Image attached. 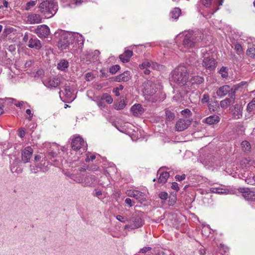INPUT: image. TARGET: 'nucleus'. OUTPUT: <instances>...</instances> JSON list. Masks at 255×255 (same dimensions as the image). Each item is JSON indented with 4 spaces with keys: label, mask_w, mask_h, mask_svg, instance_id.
<instances>
[{
    "label": "nucleus",
    "mask_w": 255,
    "mask_h": 255,
    "mask_svg": "<svg viewBox=\"0 0 255 255\" xmlns=\"http://www.w3.org/2000/svg\"><path fill=\"white\" fill-rule=\"evenodd\" d=\"M191 122L189 120L179 119L176 123L175 128L178 131H182L187 128Z\"/></svg>",
    "instance_id": "nucleus-11"
},
{
    "label": "nucleus",
    "mask_w": 255,
    "mask_h": 255,
    "mask_svg": "<svg viewBox=\"0 0 255 255\" xmlns=\"http://www.w3.org/2000/svg\"><path fill=\"white\" fill-rule=\"evenodd\" d=\"M44 164H46V165L45 166V167H42L41 166H39L38 167L39 168H40V170H41L43 172H45L47 170H48V168H47V166L48 165V162H46L45 161H44Z\"/></svg>",
    "instance_id": "nucleus-57"
},
{
    "label": "nucleus",
    "mask_w": 255,
    "mask_h": 255,
    "mask_svg": "<svg viewBox=\"0 0 255 255\" xmlns=\"http://www.w3.org/2000/svg\"><path fill=\"white\" fill-rule=\"evenodd\" d=\"M100 52L98 50H95L92 53V58L90 61H96L98 60L99 56L100 55Z\"/></svg>",
    "instance_id": "nucleus-37"
},
{
    "label": "nucleus",
    "mask_w": 255,
    "mask_h": 255,
    "mask_svg": "<svg viewBox=\"0 0 255 255\" xmlns=\"http://www.w3.org/2000/svg\"><path fill=\"white\" fill-rule=\"evenodd\" d=\"M125 203L130 207H131L133 205L134 202L131 200L130 198H128L126 199Z\"/></svg>",
    "instance_id": "nucleus-52"
},
{
    "label": "nucleus",
    "mask_w": 255,
    "mask_h": 255,
    "mask_svg": "<svg viewBox=\"0 0 255 255\" xmlns=\"http://www.w3.org/2000/svg\"><path fill=\"white\" fill-rule=\"evenodd\" d=\"M126 106V104L124 101H121L116 106V109L120 110L123 109Z\"/></svg>",
    "instance_id": "nucleus-44"
},
{
    "label": "nucleus",
    "mask_w": 255,
    "mask_h": 255,
    "mask_svg": "<svg viewBox=\"0 0 255 255\" xmlns=\"http://www.w3.org/2000/svg\"><path fill=\"white\" fill-rule=\"evenodd\" d=\"M36 4V1H30L27 2L25 6V9L28 10L30 9L32 7H33Z\"/></svg>",
    "instance_id": "nucleus-42"
},
{
    "label": "nucleus",
    "mask_w": 255,
    "mask_h": 255,
    "mask_svg": "<svg viewBox=\"0 0 255 255\" xmlns=\"http://www.w3.org/2000/svg\"><path fill=\"white\" fill-rule=\"evenodd\" d=\"M2 4L0 5V8H2L3 7H7L8 5V2L6 0H3L2 1Z\"/></svg>",
    "instance_id": "nucleus-59"
},
{
    "label": "nucleus",
    "mask_w": 255,
    "mask_h": 255,
    "mask_svg": "<svg viewBox=\"0 0 255 255\" xmlns=\"http://www.w3.org/2000/svg\"><path fill=\"white\" fill-rule=\"evenodd\" d=\"M120 67L118 65H115L110 67L109 71L112 74H115L118 70H119Z\"/></svg>",
    "instance_id": "nucleus-40"
},
{
    "label": "nucleus",
    "mask_w": 255,
    "mask_h": 255,
    "mask_svg": "<svg viewBox=\"0 0 255 255\" xmlns=\"http://www.w3.org/2000/svg\"><path fill=\"white\" fill-rule=\"evenodd\" d=\"M131 78L129 72L125 71L122 74L117 76L115 81L119 82L128 81Z\"/></svg>",
    "instance_id": "nucleus-22"
},
{
    "label": "nucleus",
    "mask_w": 255,
    "mask_h": 255,
    "mask_svg": "<svg viewBox=\"0 0 255 255\" xmlns=\"http://www.w3.org/2000/svg\"><path fill=\"white\" fill-rule=\"evenodd\" d=\"M232 93L235 94V90H233V89L230 86L227 85H225L220 87L216 92L217 95L220 97H224L228 94L230 96Z\"/></svg>",
    "instance_id": "nucleus-10"
},
{
    "label": "nucleus",
    "mask_w": 255,
    "mask_h": 255,
    "mask_svg": "<svg viewBox=\"0 0 255 255\" xmlns=\"http://www.w3.org/2000/svg\"><path fill=\"white\" fill-rule=\"evenodd\" d=\"M241 145L242 150L244 152L247 153L251 152V145L249 141L244 140L242 142Z\"/></svg>",
    "instance_id": "nucleus-28"
},
{
    "label": "nucleus",
    "mask_w": 255,
    "mask_h": 255,
    "mask_svg": "<svg viewBox=\"0 0 255 255\" xmlns=\"http://www.w3.org/2000/svg\"><path fill=\"white\" fill-rule=\"evenodd\" d=\"M181 12V10L179 8H175L171 11V17L172 18L176 19L179 17Z\"/></svg>",
    "instance_id": "nucleus-35"
},
{
    "label": "nucleus",
    "mask_w": 255,
    "mask_h": 255,
    "mask_svg": "<svg viewBox=\"0 0 255 255\" xmlns=\"http://www.w3.org/2000/svg\"><path fill=\"white\" fill-rule=\"evenodd\" d=\"M69 66V62L65 59H62L57 64L58 69L61 71H65Z\"/></svg>",
    "instance_id": "nucleus-27"
},
{
    "label": "nucleus",
    "mask_w": 255,
    "mask_h": 255,
    "mask_svg": "<svg viewBox=\"0 0 255 255\" xmlns=\"http://www.w3.org/2000/svg\"><path fill=\"white\" fill-rule=\"evenodd\" d=\"M60 83V79L56 77L50 78L44 82L45 85L47 87H57Z\"/></svg>",
    "instance_id": "nucleus-17"
},
{
    "label": "nucleus",
    "mask_w": 255,
    "mask_h": 255,
    "mask_svg": "<svg viewBox=\"0 0 255 255\" xmlns=\"http://www.w3.org/2000/svg\"><path fill=\"white\" fill-rule=\"evenodd\" d=\"M34 32L39 37L45 38L49 34L50 29L46 25L43 24L38 26Z\"/></svg>",
    "instance_id": "nucleus-9"
},
{
    "label": "nucleus",
    "mask_w": 255,
    "mask_h": 255,
    "mask_svg": "<svg viewBox=\"0 0 255 255\" xmlns=\"http://www.w3.org/2000/svg\"><path fill=\"white\" fill-rule=\"evenodd\" d=\"M235 99V94L232 93L230 96L229 98H226L224 100L220 102V106L221 108L223 109L227 108L230 105L234 103V100Z\"/></svg>",
    "instance_id": "nucleus-16"
},
{
    "label": "nucleus",
    "mask_w": 255,
    "mask_h": 255,
    "mask_svg": "<svg viewBox=\"0 0 255 255\" xmlns=\"http://www.w3.org/2000/svg\"><path fill=\"white\" fill-rule=\"evenodd\" d=\"M32 62L31 60L27 61L25 63V66L26 67H29L32 65Z\"/></svg>",
    "instance_id": "nucleus-62"
},
{
    "label": "nucleus",
    "mask_w": 255,
    "mask_h": 255,
    "mask_svg": "<svg viewBox=\"0 0 255 255\" xmlns=\"http://www.w3.org/2000/svg\"><path fill=\"white\" fill-rule=\"evenodd\" d=\"M48 154L50 158L55 157L57 155V153L51 149L49 150Z\"/></svg>",
    "instance_id": "nucleus-54"
},
{
    "label": "nucleus",
    "mask_w": 255,
    "mask_h": 255,
    "mask_svg": "<svg viewBox=\"0 0 255 255\" xmlns=\"http://www.w3.org/2000/svg\"><path fill=\"white\" fill-rule=\"evenodd\" d=\"M220 120V118L218 116L213 115L204 119L203 122L209 125H212L218 124Z\"/></svg>",
    "instance_id": "nucleus-18"
},
{
    "label": "nucleus",
    "mask_w": 255,
    "mask_h": 255,
    "mask_svg": "<svg viewBox=\"0 0 255 255\" xmlns=\"http://www.w3.org/2000/svg\"><path fill=\"white\" fill-rule=\"evenodd\" d=\"M73 38H72V41H76V43L79 45V47H82L84 42V38L83 36L79 33L72 32Z\"/></svg>",
    "instance_id": "nucleus-23"
},
{
    "label": "nucleus",
    "mask_w": 255,
    "mask_h": 255,
    "mask_svg": "<svg viewBox=\"0 0 255 255\" xmlns=\"http://www.w3.org/2000/svg\"><path fill=\"white\" fill-rule=\"evenodd\" d=\"M243 196L247 200H255V192L250 190L248 188H244L242 191Z\"/></svg>",
    "instance_id": "nucleus-20"
},
{
    "label": "nucleus",
    "mask_w": 255,
    "mask_h": 255,
    "mask_svg": "<svg viewBox=\"0 0 255 255\" xmlns=\"http://www.w3.org/2000/svg\"><path fill=\"white\" fill-rule=\"evenodd\" d=\"M181 114L182 115L188 118L190 117L192 115L191 111L188 109L182 111Z\"/></svg>",
    "instance_id": "nucleus-45"
},
{
    "label": "nucleus",
    "mask_w": 255,
    "mask_h": 255,
    "mask_svg": "<svg viewBox=\"0 0 255 255\" xmlns=\"http://www.w3.org/2000/svg\"><path fill=\"white\" fill-rule=\"evenodd\" d=\"M185 177L186 176L185 174H182V175H176L175 176V179L179 181H181L185 179Z\"/></svg>",
    "instance_id": "nucleus-55"
},
{
    "label": "nucleus",
    "mask_w": 255,
    "mask_h": 255,
    "mask_svg": "<svg viewBox=\"0 0 255 255\" xmlns=\"http://www.w3.org/2000/svg\"><path fill=\"white\" fill-rule=\"evenodd\" d=\"M202 4L206 7H209L211 3V0H201Z\"/></svg>",
    "instance_id": "nucleus-50"
},
{
    "label": "nucleus",
    "mask_w": 255,
    "mask_h": 255,
    "mask_svg": "<svg viewBox=\"0 0 255 255\" xmlns=\"http://www.w3.org/2000/svg\"><path fill=\"white\" fill-rule=\"evenodd\" d=\"M210 191L219 194H227L229 193V191H227L226 189L220 188H211Z\"/></svg>",
    "instance_id": "nucleus-31"
},
{
    "label": "nucleus",
    "mask_w": 255,
    "mask_h": 255,
    "mask_svg": "<svg viewBox=\"0 0 255 255\" xmlns=\"http://www.w3.org/2000/svg\"><path fill=\"white\" fill-rule=\"evenodd\" d=\"M97 104L101 109L104 108L105 107V104H104L102 102H98Z\"/></svg>",
    "instance_id": "nucleus-64"
},
{
    "label": "nucleus",
    "mask_w": 255,
    "mask_h": 255,
    "mask_svg": "<svg viewBox=\"0 0 255 255\" xmlns=\"http://www.w3.org/2000/svg\"><path fill=\"white\" fill-rule=\"evenodd\" d=\"M132 114L134 116H138L144 113V109L140 104L134 105L130 109Z\"/></svg>",
    "instance_id": "nucleus-21"
},
{
    "label": "nucleus",
    "mask_w": 255,
    "mask_h": 255,
    "mask_svg": "<svg viewBox=\"0 0 255 255\" xmlns=\"http://www.w3.org/2000/svg\"><path fill=\"white\" fill-rule=\"evenodd\" d=\"M26 114L28 115L29 117L27 118L29 121H31L33 117V114L32 113L30 109H27L26 110Z\"/></svg>",
    "instance_id": "nucleus-56"
},
{
    "label": "nucleus",
    "mask_w": 255,
    "mask_h": 255,
    "mask_svg": "<svg viewBox=\"0 0 255 255\" xmlns=\"http://www.w3.org/2000/svg\"><path fill=\"white\" fill-rule=\"evenodd\" d=\"M151 66V63L148 61H145L142 62V63L139 65V68L140 69H144L147 68H149Z\"/></svg>",
    "instance_id": "nucleus-39"
},
{
    "label": "nucleus",
    "mask_w": 255,
    "mask_h": 255,
    "mask_svg": "<svg viewBox=\"0 0 255 255\" xmlns=\"http://www.w3.org/2000/svg\"><path fill=\"white\" fill-rule=\"evenodd\" d=\"M129 222L131 226V230L138 228L143 225V221L141 218L138 216H135L131 218Z\"/></svg>",
    "instance_id": "nucleus-13"
},
{
    "label": "nucleus",
    "mask_w": 255,
    "mask_h": 255,
    "mask_svg": "<svg viewBox=\"0 0 255 255\" xmlns=\"http://www.w3.org/2000/svg\"><path fill=\"white\" fill-rule=\"evenodd\" d=\"M204 81V79L203 77L199 76H193L191 78L190 82L192 84H200L203 83Z\"/></svg>",
    "instance_id": "nucleus-29"
},
{
    "label": "nucleus",
    "mask_w": 255,
    "mask_h": 255,
    "mask_svg": "<svg viewBox=\"0 0 255 255\" xmlns=\"http://www.w3.org/2000/svg\"><path fill=\"white\" fill-rule=\"evenodd\" d=\"M235 49L238 51L240 52L242 50L241 46L240 44H237L235 45Z\"/></svg>",
    "instance_id": "nucleus-63"
},
{
    "label": "nucleus",
    "mask_w": 255,
    "mask_h": 255,
    "mask_svg": "<svg viewBox=\"0 0 255 255\" xmlns=\"http://www.w3.org/2000/svg\"><path fill=\"white\" fill-rule=\"evenodd\" d=\"M188 79V73L186 67L179 65L171 73L170 80L180 86L184 85Z\"/></svg>",
    "instance_id": "nucleus-2"
},
{
    "label": "nucleus",
    "mask_w": 255,
    "mask_h": 255,
    "mask_svg": "<svg viewBox=\"0 0 255 255\" xmlns=\"http://www.w3.org/2000/svg\"><path fill=\"white\" fill-rule=\"evenodd\" d=\"M127 195L131 197H133L140 203L146 200V196L144 193L135 190H128L126 192Z\"/></svg>",
    "instance_id": "nucleus-8"
},
{
    "label": "nucleus",
    "mask_w": 255,
    "mask_h": 255,
    "mask_svg": "<svg viewBox=\"0 0 255 255\" xmlns=\"http://www.w3.org/2000/svg\"><path fill=\"white\" fill-rule=\"evenodd\" d=\"M85 78H86V80L88 81H91L93 78V75L91 73H87L86 74V76H85Z\"/></svg>",
    "instance_id": "nucleus-53"
},
{
    "label": "nucleus",
    "mask_w": 255,
    "mask_h": 255,
    "mask_svg": "<svg viewBox=\"0 0 255 255\" xmlns=\"http://www.w3.org/2000/svg\"><path fill=\"white\" fill-rule=\"evenodd\" d=\"M24 104H26V102H24L23 101H20V102H18L17 103H15L14 104L16 106V107H21V106Z\"/></svg>",
    "instance_id": "nucleus-61"
},
{
    "label": "nucleus",
    "mask_w": 255,
    "mask_h": 255,
    "mask_svg": "<svg viewBox=\"0 0 255 255\" xmlns=\"http://www.w3.org/2000/svg\"><path fill=\"white\" fill-rule=\"evenodd\" d=\"M101 99L105 100L108 104H111L113 102V99L112 97L107 93L104 94Z\"/></svg>",
    "instance_id": "nucleus-36"
},
{
    "label": "nucleus",
    "mask_w": 255,
    "mask_h": 255,
    "mask_svg": "<svg viewBox=\"0 0 255 255\" xmlns=\"http://www.w3.org/2000/svg\"><path fill=\"white\" fill-rule=\"evenodd\" d=\"M151 249V248L150 247H144L140 250L139 253L141 254H145L147 252L150 251Z\"/></svg>",
    "instance_id": "nucleus-51"
},
{
    "label": "nucleus",
    "mask_w": 255,
    "mask_h": 255,
    "mask_svg": "<svg viewBox=\"0 0 255 255\" xmlns=\"http://www.w3.org/2000/svg\"><path fill=\"white\" fill-rule=\"evenodd\" d=\"M39 9L45 18H50L58 10L57 2L56 0H43L39 4Z\"/></svg>",
    "instance_id": "nucleus-3"
},
{
    "label": "nucleus",
    "mask_w": 255,
    "mask_h": 255,
    "mask_svg": "<svg viewBox=\"0 0 255 255\" xmlns=\"http://www.w3.org/2000/svg\"><path fill=\"white\" fill-rule=\"evenodd\" d=\"M84 140L80 136L75 137L72 141L71 147L73 150H78L84 146Z\"/></svg>",
    "instance_id": "nucleus-14"
},
{
    "label": "nucleus",
    "mask_w": 255,
    "mask_h": 255,
    "mask_svg": "<svg viewBox=\"0 0 255 255\" xmlns=\"http://www.w3.org/2000/svg\"><path fill=\"white\" fill-rule=\"evenodd\" d=\"M202 65L207 70L212 71L215 69L217 66V62L212 57H205L202 60Z\"/></svg>",
    "instance_id": "nucleus-7"
},
{
    "label": "nucleus",
    "mask_w": 255,
    "mask_h": 255,
    "mask_svg": "<svg viewBox=\"0 0 255 255\" xmlns=\"http://www.w3.org/2000/svg\"><path fill=\"white\" fill-rule=\"evenodd\" d=\"M158 196L162 200H166L168 195L167 193L165 192H161L159 194Z\"/></svg>",
    "instance_id": "nucleus-46"
},
{
    "label": "nucleus",
    "mask_w": 255,
    "mask_h": 255,
    "mask_svg": "<svg viewBox=\"0 0 255 255\" xmlns=\"http://www.w3.org/2000/svg\"><path fill=\"white\" fill-rule=\"evenodd\" d=\"M171 188L177 191L179 190V188L178 186V184L176 182H173L172 183Z\"/></svg>",
    "instance_id": "nucleus-58"
},
{
    "label": "nucleus",
    "mask_w": 255,
    "mask_h": 255,
    "mask_svg": "<svg viewBox=\"0 0 255 255\" xmlns=\"http://www.w3.org/2000/svg\"><path fill=\"white\" fill-rule=\"evenodd\" d=\"M247 54L252 58L255 57V48H251L247 51Z\"/></svg>",
    "instance_id": "nucleus-41"
},
{
    "label": "nucleus",
    "mask_w": 255,
    "mask_h": 255,
    "mask_svg": "<svg viewBox=\"0 0 255 255\" xmlns=\"http://www.w3.org/2000/svg\"><path fill=\"white\" fill-rule=\"evenodd\" d=\"M209 95L208 94H204L203 96V97L201 99V102L202 103H205L209 101Z\"/></svg>",
    "instance_id": "nucleus-47"
},
{
    "label": "nucleus",
    "mask_w": 255,
    "mask_h": 255,
    "mask_svg": "<svg viewBox=\"0 0 255 255\" xmlns=\"http://www.w3.org/2000/svg\"><path fill=\"white\" fill-rule=\"evenodd\" d=\"M247 110L249 113H252L255 111V98L248 104Z\"/></svg>",
    "instance_id": "nucleus-33"
},
{
    "label": "nucleus",
    "mask_w": 255,
    "mask_h": 255,
    "mask_svg": "<svg viewBox=\"0 0 255 255\" xmlns=\"http://www.w3.org/2000/svg\"><path fill=\"white\" fill-rule=\"evenodd\" d=\"M27 21L30 24L39 23L42 22V18L38 14L31 13L27 16Z\"/></svg>",
    "instance_id": "nucleus-19"
},
{
    "label": "nucleus",
    "mask_w": 255,
    "mask_h": 255,
    "mask_svg": "<svg viewBox=\"0 0 255 255\" xmlns=\"http://www.w3.org/2000/svg\"><path fill=\"white\" fill-rule=\"evenodd\" d=\"M228 69L226 67H222L220 69V73L222 77L224 78H226L228 74L227 72Z\"/></svg>",
    "instance_id": "nucleus-43"
},
{
    "label": "nucleus",
    "mask_w": 255,
    "mask_h": 255,
    "mask_svg": "<svg viewBox=\"0 0 255 255\" xmlns=\"http://www.w3.org/2000/svg\"><path fill=\"white\" fill-rule=\"evenodd\" d=\"M245 181L246 183H247L249 184L254 185L255 184V180L253 178V177H247Z\"/></svg>",
    "instance_id": "nucleus-48"
},
{
    "label": "nucleus",
    "mask_w": 255,
    "mask_h": 255,
    "mask_svg": "<svg viewBox=\"0 0 255 255\" xmlns=\"http://www.w3.org/2000/svg\"><path fill=\"white\" fill-rule=\"evenodd\" d=\"M132 55V51L131 50H126L124 54L120 55L119 58L123 63H127L129 61V58Z\"/></svg>",
    "instance_id": "nucleus-26"
},
{
    "label": "nucleus",
    "mask_w": 255,
    "mask_h": 255,
    "mask_svg": "<svg viewBox=\"0 0 255 255\" xmlns=\"http://www.w3.org/2000/svg\"><path fill=\"white\" fill-rule=\"evenodd\" d=\"M88 0H69V5L71 7L79 6L83 2H87Z\"/></svg>",
    "instance_id": "nucleus-30"
},
{
    "label": "nucleus",
    "mask_w": 255,
    "mask_h": 255,
    "mask_svg": "<svg viewBox=\"0 0 255 255\" xmlns=\"http://www.w3.org/2000/svg\"><path fill=\"white\" fill-rule=\"evenodd\" d=\"M33 149L28 146L25 148L21 152V161L26 163L29 162L33 153Z\"/></svg>",
    "instance_id": "nucleus-12"
},
{
    "label": "nucleus",
    "mask_w": 255,
    "mask_h": 255,
    "mask_svg": "<svg viewBox=\"0 0 255 255\" xmlns=\"http://www.w3.org/2000/svg\"><path fill=\"white\" fill-rule=\"evenodd\" d=\"M18 135L21 138L23 137L25 135V131L23 129L19 130L18 132Z\"/></svg>",
    "instance_id": "nucleus-60"
},
{
    "label": "nucleus",
    "mask_w": 255,
    "mask_h": 255,
    "mask_svg": "<svg viewBox=\"0 0 255 255\" xmlns=\"http://www.w3.org/2000/svg\"><path fill=\"white\" fill-rule=\"evenodd\" d=\"M73 38L72 32L63 33L58 43V47L62 50L68 48L69 46L73 43Z\"/></svg>",
    "instance_id": "nucleus-5"
},
{
    "label": "nucleus",
    "mask_w": 255,
    "mask_h": 255,
    "mask_svg": "<svg viewBox=\"0 0 255 255\" xmlns=\"http://www.w3.org/2000/svg\"><path fill=\"white\" fill-rule=\"evenodd\" d=\"M166 119L168 121H171L174 118V114L171 111L166 110L165 111Z\"/></svg>",
    "instance_id": "nucleus-38"
},
{
    "label": "nucleus",
    "mask_w": 255,
    "mask_h": 255,
    "mask_svg": "<svg viewBox=\"0 0 255 255\" xmlns=\"http://www.w3.org/2000/svg\"><path fill=\"white\" fill-rule=\"evenodd\" d=\"M66 175L69 176L71 179H72L74 181L78 183H81L82 182V178L80 176H76L73 174H68L66 173Z\"/></svg>",
    "instance_id": "nucleus-32"
},
{
    "label": "nucleus",
    "mask_w": 255,
    "mask_h": 255,
    "mask_svg": "<svg viewBox=\"0 0 255 255\" xmlns=\"http://www.w3.org/2000/svg\"><path fill=\"white\" fill-rule=\"evenodd\" d=\"M95 180L94 176H86L82 180V185L84 187H90L94 184Z\"/></svg>",
    "instance_id": "nucleus-24"
},
{
    "label": "nucleus",
    "mask_w": 255,
    "mask_h": 255,
    "mask_svg": "<svg viewBox=\"0 0 255 255\" xmlns=\"http://www.w3.org/2000/svg\"><path fill=\"white\" fill-rule=\"evenodd\" d=\"M59 96L61 100L64 102H70L73 101L75 96L73 93V90L70 86L65 85L63 89L59 92Z\"/></svg>",
    "instance_id": "nucleus-6"
},
{
    "label": "nucleus",
    "mask_w": 255,
    "mask_h": 255,
    "mask_svg": "<svg viewBox=\"0 0 255 255\" xmlns=\"http://www.w3.org/2000/svg\"><path fill=\"white\" fill-rule=\"evenodd\" d=\"M183 35L182 45L186 50L198 46L202 37V34L199 31L186 32Z\"/></svg>",
    "instance_id": "nucleus-1"
},
{
    "label": "nucleus",
    "mask_w": 255,
    "mask_h": 255,
    "mask_svg": "<svg viewBox=\"0 0 255 255\" xmlns=\"http://www.w3.org/2000/svg\"><path fill=\"white\" fill-rule=\"evenodd\" d=\"M233 115L236 119L241 118L242 117V108L241 107H235Z\"/></svg>",
    "instance_id": "nucleus-34"
},
{
    "label": "nucleus",
    "mask_w": 255,
    "mask_h": 255,
    "mask_svg": "<svg viewBox=\"0 0 255 255\" xmlns=\"http://www.w3.org/2000/svg\"><path fill=\"white\" fill-rule=\"evenodd\" d=\"M42 44L41 41L37 38H31L28 42V46L31 48L39 50L42 47Z\"/></svg>",
    "instance_id": "nucleus-15"
},
{
    "label": "nucleus",
    "mask_w": 255,
    "mask_h": 255,
    "mask_svg": "<svg viewBox=\"0 0 255 255\" xmlns=\"http://www.w3.org/2000/svg\"><path fill=\"white\" fill-rule=\"evenodd\" d=\"M156 85L151 80H147L142 85L141 91L145 99H149L157 92Z\"/></svg>",
    "instance_id": "nucleus-4"
},
{
    "label": "nucleus",
    "mask_w": 255,
    "mask_h": 255,
    "mask_svg": "<svg viewBox=\"0 0 255 255\" xmlns=\"http://www.w3.org/2000/svg\"><path fill=\"white\" fill-rule=\"evenodd\" d=\"M116 219L121 222H123V223H125L127 221H128V219L127 218L125 217H123L121 215H117L116 216Z\"/></svg>",
    "instance_id": "nucleus-49"
},
{
    "label": "nucleus",
    "mask_w": 255,
    "mask_h": 255,
    "mask_svg": "<svg viewBox=\"0 0 255 255\" xmlns=\"http://www.w3.org/2000/svg\"><path fill=\"white\" fill-rule=\"evenodd\" d=\"M157 174H159L158 181L162 184L165 183L169 177V174L168 172L166 171L162 172L161 169H159L158 171Z\"/></svg>",
    "instance_id": "nucleus-25"
}]
</instances>
